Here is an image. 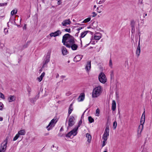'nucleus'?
<instances>
[{
    "label": "nucleus",
    "mask_w": 152,
    "mask_h": 152,
    "mask_svg": "<svg viewBox=\"0 0 152 152\" xmlns=\"http://www.w3.org/2000/svg\"><path fill=\"white\" fill-rule=\"evenodd\" d=\"M137 49H140V45H138Z\"/></svg>",
    "instance_id": "55"
},
{
    "label": "nucleus",
    "mask_w": 152,
    "mask_h": 152,
    "mask_svg": "<svg viewBox=\"0 0 152 152\" xmlns=\"http://www.w3.org/2000/svg\"><path fill=\"white\" fill-rule=\"evenodd\" d=\"M135 22L134 20H132L131 21V26L132 27V29L133 30L134 29Z\"/></svg>",
    "instance_id": "26"
},
{
    "label": "nucleus",
    "mask_w": 152,
    "mask_h": 152,
    "mask_svg": "<svg viewBox=\"0 0 152 152\" xmlns=\"http://www.w3.org/2000/svg\"><path fill=\"white\" fill-rule=\"evenodd\" d=\"M58 121V120L56 118H54L52 119L48 125L46 126V128L48 131H49L52 129V128L55 126V125L56 124Z\"/></svg>",
    "instance_id": "3"
},
{
    "label": "nucleus",
    "mask_w": 152,
    "mask_h": 152,
    "mask_svg": "<svg viewBox=\"0 0 152 152\" xmlns=\"http://www.w3.org/2000/svg\"><path fill=\"white\" fill-rule=\"evenodd\" d=\"M85 98V94L84 93H81L77 99L78 102L83 101Z\"/></svg>",
    "instance_id": "15"
},
{
    "label": "nucleus",
    "mask_w": 152,
    "mask_h": 152,
    "mask_svg": "<svg viewBox=\"0 0 152 152\" xmlns=\"http://www.w3.org/2000/svg\"><path fill=\"white\" fill-rule=\"evenodd\" d=\"M18 134L19 136L20 135H24L25 134V131L23 129L21 130L18 132Z\"/></svg>",
    "instance_id": "25"
},
{
    "label": "nucleus",
    "mask_w": 152,
    "mask_h": 152,
    "mask_svg": "<svg viewBox=\"0 0 152 152\" xmlns=\"http://www.w3.org/2000/svg\"><path fill=\"white\" fill-rule=\"evenodd\" d=\"M117 125V123L116 121H115L113 123V126L114 129H115Z\"/></svg>",
    "instance_id": "44"
},
{
    "label": "nucleus",
    "mask_w": 152,
    "mask_h": 152,
    "mask_svg": "<svg viewBox=\"0 0 152 152\" xmlns=\"http://www.w3.org/2000/svg\"><path fill=\"white\" fill-rule=\"evenodd\" d=\"M107 149L106 148L105 149V151H104L103 152H107Z\"/></svg>",
    "instance_id": "64"
},
{
    "label": "nucleus",
    "mask_w": 152,
    "mask_h": 152,
    "mask_svg": "<svg viewBox=\"0 0 152 152\" xmlns=\"http://www.w3.org/2000/svg\"><path fill=\"white\" fill-rule=\"evenodd\" d=\"M4 31L6 32H7L8 31V30L6 28H5L4 29Z\"/></svg>",
    "instance_id": "57"
},
{
    "label": "nucleus",
    "mask_w": 152,
    "mask_h": 152,
    "mask_svg": "<svg viewBox=\"0 0 152 152\" xmlns=\"http://www.w3.org/2000/svg\"><path fill=\"white\" fill-rule=\"evenodd\" d=\"M92 14H93V15H92V16L93 17L96 16L97 15V14L95 12H93L92 13Z\"/></svg>",
    "instance_id": "51"
},
{
    "label": "nucleus",
    "mask_w": 152,
    "mask_h": 152,
    "mask_svg": "<svg viewBox=\"0 0 152 152\" xmlns=\"http://www.w3.org/2000/svg\"><path fill=\"white\" fill-rule=\"evenodd\" d=\"M50 54L48 53L46 56L43 62V65L42 66V68H43L47 66V65L50 61Z\"/></svg>",
    "instance_id": "6"
},
{
    "label": "nucleus",
    "mask_w": 152,
    "mask_h": 152,
    "mask_svg": "<svg viewBox=\"0 0 152 152\" xmlns=\"http://www.w3.org/2000/svg\"><path fill=\"white\" fill-rule=\"evenodd\" d=\"M63 130V127H62L60 129V131H62Z\"/></svg>",
    "instance_id": "63"
},
{
    "label": "nucleus",
    "mask_w": 152,
    "mask_h": 152,
    "mask_svg": "<svg viewBox=\"0 0 152 152\" xmlns=\"http://www.w3.org/2000/svg\"><path fill=\"white\" fill-rule=\"evenodd\" d=\"M61 32L60 30H58L54 32L51 33L50 34V35L51 37H56L61 35Z\"/></svg>",
    "instance_id": "9"
},
{
    "label": "nucleus",
    "mask_w": 152,
    "mask_h": 152,
    "mask_svg": "<svg viewBox=\"0 0 152 152\" xmlns=\"http://www.w3.org/2000/svg\"><path fill=\"white\" fill-rule=\"evenodd\" d=\"M139 0V3L141 4H142V3L143 0Z\"/></svg>",
    "instance_id": "60"
},
{
    "label": "nucleus",
    "mask_w": 152,
    "mask_h": 152,
    "mask_svg": "<svg viewBox=\"0 0 152 152\" xmlns=\"http://www.w3.org/2000/svg\"><path fill=\"white\" fill-rule=\"evenodd\" d=\"M8 137H7L1 145L0 151L2 152H4L6 149L8 142Z\"/></svg>",
    "instance_id": "4"
},
{
    "label": "nucleus",
    "mask_w": 152,
    "mask_h": 152,
    "mask_svg": "<svg viewBox=\"0 0 152 152\" xmlns=\"http://www.w3.org/2000/svg\"><path fill=\"white\" fill-rule=\"evenodd\" d=\"M7 5V3H0V7H3L6 6Z\"/></svg>",
    "instance_id": "45"
},
{
    "label": "nucleus",
    "mask_w": 152,
    "mask_h": 152,
    "mask_svg": "<svg viewBox=\"0 0 152 152\" xmlns=\"http://www.w3.org/2000/svg\"><path fill=\"white\" fill-rule=\"evenodd\" d=\"M63 31H65L68 32V33H71V29L70 28H66L62 30Z\"/></svg>",
    "instance_id": "42"
},
{
    "label": "nucleus",
    "mask_w": 152,
    "mask_h": 152,
    "mask_svg": "<svg viewBox=\"0 0 152 152\" xmlns=\"http://www.w3.org/2000/svg\"><path fill=\"white\" fill-rule=\"evenodd\" d=\"M3 105L2 103L0 102V110H1L3 108Z\"/></svg>",
    "instance_id": "49"
},
{
    "label": "nucleus",
    "mask_w": 152,
    "mask_h": 152,
    "mask_svg": "<svg viewBox=\"0 0 152 152\" xmlns=\"http://www.w3.org/2000/svg\"><path fill=\"white\" fill-rule=\"evenodd\" d=\"M140 35H139V40L138 41V45H140Z\"/></svg>",
    "instance_id": "54"
},
{
    "label": "nucleus",
    "mask_w": 152,
    "mask_h": 152,
    "mask_svg": "<svg viewBox=\"0 0 152 152\" xmlns=\"http://www.w3.org/2000/svg\"><path fill=\"white\" fill-rule=\"evenodd\" d=\"M112 61L111 59L109 61V66H112Z\"/></svg>",
    "instance_id": "50"
},
{
    "label": "nucleus",
    "mask_w": 152,
    "mask_h": 152,
    "mask_svg": "<svg viewBox=\"0 0 152 152\" xmlns=\"http://www.w3.org/2000/svg\"><path fill=\"white\" fill-rule=\"evenodd\" d=\"M143 125H139L138 127V129L137 131V136L138 137L141 136V132L143 129Z\"/></svg>",
    "instance_id": "10"
},
{
    "label": "nucleus",
    "mask_w": 152,
    "mask_h": 152,
    "mask_svg": "<svg viewBox=\"0 0 152 152\" xmlns=\"http://www.w3.org/2000/svg\"><path fill=\"white\" fill-rule=\"evenodd\" d=\"M86 137L87 138V141L88 143H90L91 139V137L90 134L87 133L86 134Z\"/></svg>",
    "instance_id": "23"
},
{
    "label": "nucleus",
    "mask_w": 152,
    "mask_h": 152,
    "mask_svg": "<svg viewBox=\"0 0 152 152\" xmlns=\"http://www.w3.org/2000/svg\"><path fill=\"white\" fill-rule=\"evenodd\" d=\"M72 134H72L70 131L69 132L66 134L65 136L66 137H70L72 135Z\"/></svg>",
    "instance_id": "36"
},
{
    "label": "nucleus",
    "mask_w": 152,
    "mask_h": 152,
    "mask_svg": "<svg viewBox=\"0 0 152 152\" xmlns=\"http://www.w3.org/2000/svg\"><path fill=\"white\" fill-rule=\"evenodd\" d=\"M102 87L99 86L93 89L92 93V96L93 98H96L101 93Z\"/></svg>",
    "instance_id": "2"
},
{
    "label": "nucleus",
    "mask_w": 152,
    "mask_h": 152,
    "mask_svg": "<svg viewBox=\"0 0 152 152\" xmlns=\"http://www.w3.org/2000/svg\"><path fill=\"white\" fill-rule=\"evenodd\" d=\"M45 74V73L44 72H43L41 74V75L37 78L39 82H40L42 80Z\"/></svg>",
    "instance_id": "24"
},
{
    "label": "nucleus",
    "mask_w": 152,
    "mask_h": 152,
    "mask_svg": "<svg viewBox=\"0 0 152 152\" xmlns=\"http://www.w3.org/2000/svg\"><path fill=\"white\" fill-rule=\"evenodd\" d=\"M71 23V22L69 19L67 20H65L63 21L61 23V24L63 26H66L67 25H70Z\"/></svg>",
    "instance_id": "11"
},
{
    "label": "nucleus",
    "mask_w": 152,
    "mask_h": 152,
    "mask_svg": "<svg viewBox=\"0 0 152 152\" xmlns=\"http://www.w3.org/2000/svg\"><path fill=\"white\" fill-rule=\"evenodd\" d=\"M102 139L104 140L103 141V143L102 145V147H103L106 144V141L107 140V139H105V138H102Z\"/></svg>",
    "instance_id": "34"
},
{
    "label": "nucleus",
    "mask_w": 152,
    "mask_h": 152,
    "mask_svg": "<svg viewBox=\"0 0 152 152\" xmlns=\"http://www.w3.org/2000/svg\"><path fill=\"white\" fill-rule=\"evenodd\" d=\"M145 120V111L143 113L140 120L141 125H143Z\"/></svg>",
    "instance_id": "14"
},
{
    "label": "nucleus",
    "mask_w": 152,
    "mask_h": 152,
    "mask_svg": "<svg viewBox=\"0 0 152 152\" xmlns=\"http://www.w3.org/2000/svg\"><path fill=\"white\" fill-rule=\"evenodd\" d=\"M59 76V74L58 73H57L56 75V78H58Z\"/></svg>",
    "instance_id": "61"
},
{
    "label": "nucleus",
    "mask_w": 152,
    "mask_h": 152,
    "mask_svg": "<svg viewBox=\"0 0 152 152\" xmlns=\"http://www.w3.org/2000/svg\"><path fill=\"white\" fill-rule=\"evenodd\" d=\"M19 137V136L18 134H17L14 137L13 139V141H15Z\"/></svg>",
    "instance_id": "39"
},
{
    "label": "nucleus",
    "mask_w": 152,
    "mask_h": 152,
    "mask_svg": "<svg viewBox=\"0 0 152 152\" xmlns=\"http://www.w3.org/2000/svg\"><path fill=\"white\" fill-rule=\"evenodd\" d=\"M15 97L14 95H10L8 98L9 102H11L14 101L15 100Z\"/></svg>",
    "instance_id": "19"
},
{
    "label": "nucleus",
    "mask_w": 152,
    "mask_h": 152,
    "mask_svg": "<svg viewBox=\"0 0 152 152\" xmlns=\"http://www.w3.org/2000/svg\"><path fill=\"white\" fill-rule=\"evenodd\" d=\"M75 39L74 37L71 35L69 34H66L63 37L62 39V42L64 45L67 47L71 48L73 50H77L78 48L77 44H75Z\"/></svg>",
    "instance_id": "1"
},
{
    "label": "nucleus",
    "mask_w": 152,
    "mask_h": 152,
    "mask_svg": "<svg viewBox=\"0 0 152 152\" xmlns=\"http://www.w3.org/2000/svg\"><path fill=\"white\" fill-rule=\"evenodd\" d=\"M83 57V56L78 55L76 56L74 58L73 61L75 62H77L80 61Z\"/></svg>",
    "instance_id": "12"
},
{
    "label": "nucleus",
    "mask_w": 152,
    "mask_h": 152,
    "mask_svg": "<svg viewBox=\"0 0 152 152\" xmlns=\"http://www.w3.org/2000/svg\"><path fill=\"white\" fill-rule=\"evenodd\" d=\"M15 18H14V17L13 16H12L10 17V21L11 23H12V22H13V21L14 22L15 24L16 25V23L15 21Z\"/></svg>",
    "instance_id": "27"
},
{
    "label": "nucleus",
    "mask_w": 152,
    "mask_h": 152,
    "mask_svg": "<svg viewBox=\"0 0 152 152\" xmlns=\"http://www.w3.org/2000/svg\"><path fill=\"white\" fill-rule=\"evenodd\" d=\"M109 126L106 125V128L103 135L102 138L107 139V137L109 135Z\"/></svg>",
    "instance_id": "7"
},
{
    "label": "nucleus",
    "mask_w": 152,
    "mask_h": 152,
    "mask_svg": "<svg viewBox=\"0 0 152 152\" xmlns=\"http://www.w3.org/2000/svg\"><path fill=\"white\" fill-rule=\"evenodd\" d=\"M27 90L28 92V96H30L31 94V88L29 86H28L27 87Z\"/></svg>",
    "instance_id": "29"
},
{
    "label": "nucleus",
    "mask_w": 152,
    "mask_h": 152,
    "mask_svg": "<svg viewBox=\"0 0 152 152\" xmlns=\"http://www.w3.org/2000/svg\"><path fill=\"white\" fill-rule=\"evenodd\" d=\"M102 34L99 33H96L95 34L94 38L95 40H99L101 37Z\"/></svg>",
    "instance_id": "17"
},
{
    "label": "nucleus",
    "mask_w": 152,
    "mask_h": 152,
    "mask_svg": "<svg viewBox=\"0 0 152 152\" xmlns=\"http://www.w3.org/2000/svg\"><path fill=\"white\" fill-rule=\"evenodd\" d=\"M31 41H28L26 42V43L23 46V48H27L29 44L31 43Z\"/></svg>",
    "instance_id": "28"
},
{
    "label": "nucleus",
    "mask_w": 152,
    "mask_h": 152,
    "mask_svg": "<svg viewBox=\"0 0 152 152\" xmlns=\"http://www.w3.org/2000/svg\"><path fill=\"white\" fill-rule=\"evenodd\" d=\"M76 25H80V26L85 25V24H80V23H76Z\"/></svg>",
    "instance_id": "58"
},
{
    "label": "nucleus",
    "mask_w": 152,
    "mask_h": 152,
    "mask_svg": "<svg viewBox=\"0 0 152 152\" xmlns=\"http://www.w3.org/2000/svg\"><path fill=\"white\" fill-rule=\"evenodd\" d=\"M17 10H12L11 12V15H13L16 14L17 13Z\"/></svg>",
    "instance_id": "37"
},
{
    "label": "nucleus",
    "mask_w": 152,
    "mask_h": 152,
    "mask_svg": "<svg viewBox=\"0 0 152 152\" xmlns=\"http://www.w3.org/2000/svg\"><path fill=\"white\" fill-rule=\"evenodd\" d=\"M90 43H91V44H93V45L95 44V42L94 41H92V40H91V41H90V43H89V44H88L87 45H89V44H90Z\"/></svg>",
    "instance_id": "48"
},
{
    "label": "nucleus",
    "mask_w": 152,
    "mask_h": 152,
    "mask_svg": "<svg viewBox=\"0 0 152 152\" xmlns=\"http://www.w3.org/2000/svg\"><path fill=\"white\" fill-rule=\"evenodd\" d=\"M58 147H55L54 145H53L52 147V150L54 151H56L58 150Z\"/></svg>",
    "instance_id": "33"
},
{
    "label": "nucleus",
    "mask_w": 152,
    "mask_h": 152,
    "mask_svg": "<svg viewBox=\"0 0 152 152\" xmlns=\"http://www.w3.org/2000/svg\"><path fill=\"white\" fill-rule=\"evenodd\" d=\"M91 68V61H88L86 66V69L87 71L90 70Z\"/></svg>",
    "instance_id": "20"
},
{
    "label": "nucleus",
    "mask_w": 152,
    "mask_h": 152,
    "mask_svg": "<svg viewBox=\"0 0 152 152\" xmlns=\"http://www.w3.org/2000/svg\"><path fill=\"white\" fill-rule=\"evenodd\" d=\"M105 1V0H101L99 1V4H101L103 3Z\"/></svg>",
    "instance_id": "47"
},
{
    "label": "nucleus",
    "mask_w": 152,
    "mask_h": 152,
    "mask_svg": "<svg viewBox=\"0 0 152 152\" xmlns=\"http://www.w3.org/2000/svg\"><path fill=\"white\" fill-rule=\"evenodd\" d=\"M29 100L31 103H34L37 100L34 97L30 98L29 99Z\"/></svg>",
    "instance_id": "31"
},
{
    "label": "nucleus",
    "mask_w": 152,
    "mask_h": 152,
    "mask_svg": "<svg viewBox=\"0 0 152 152\" xmlns=\"http://www.w3.org/2000/svg\"><path fill=\"white\" fill-rule=\"evenodd\" d=\"M91 19V18H88L86 19H85L82 22V23H86L88 22H89Z\"/></svg>",
    "instance_id": "30"
},
{
    "label": "nucleus",
    "mask_w": 152,
    "mask_h": 152,
    "mask_svg": "<svg viewBox=\"0 0 152 152\" xmlns=\"http://www.w3.org/2000/svg\"><path fill=\"white\" fill-rule=\"evenodd\" d=\"M75 120V118L74 116H70L68 121V126L67 127L68 129L69 127H72L75 124V122L74 121Z\"/></svg>",
    "instance_id": "8"
},
{
    "label": "nucleus",
    "mask_w": 152,
    "mask_h": 152,
    "mask_svg": "<svg viewBox=\"0 0 152 152\" xmlns=\"http://www.w3.org/2000/svg\"><path fill=\"white\" fill-rule=\"evenodd\" d=\"M26 24H25L23 27V29H26Z\"/></svg>",
    "instance_id": "56"
},
{
    "label": "nucleus",
    "mask_w": 152,
    "mask_h": 152,
    "mask_svg": "<svg viewBox=\"0 0 152 152\" xmlns=\"http://www.w3.org/2000/svg\"><path fill=\"white\" fill-rule=\"evenodd\" d=\"M140 49H137L136 50V54L137 55V57H138L140 56Z\"/></svg>",
    "instance_id": "38"
},
{
    "label": "nucleus",
    "mask_w": 152,
    "mask_h": 152,
    "mask_svg": "<svg viewBox=\"0 0 152 152\" xmlns=\"http://www.w3.org/2000/svg\"><path fill=\"white\" fill-rule=\"evenodd\" d=\"M84 27H80L79 28L77 29V31H78V32H79V31L81 29H82Z\"/></svg>",
    "instance_id": "52"
},
{
    "label": "nucleus",
    "mask_w": 152,
    "mask_h": 152,
    "mask_svg": "<svg viewBox=\"0 0 152 152\" xmlns=\"http://www.w3.org/2000/svg\"><path fill=\"white\" fill-rule=\"evenodd\" d=\"M88 120L89 121L90 123H92V122H93L94 121V119L92 118V117L91 116H89L88 117Z\"/></svg>",
    "instance_id": "32"
},
{
    "label": "nucleus",
    "mask_w": 152,
    "mask_h": 152,
    "mask_svg": "<svg viewBox=\"0 0 152 152\" xmlns=\"http://www.w3.org/2000/svg\"><path fill=\"white\" fill-rule=\"evenodd\" d=\"M98 79L99 81L102 83H104L107 81V78L106 76L103 72H101L99 73L98 76Z\"/></svg>",
    "instance_id": "5"
},
{
    "label": "nucleus",
    "mask_w": 152,
    "mask_h": 152,
    "mask_svg": "<svg viewBox=\"0 0 152 152\" xmlns=\"http://www.w3.org/2000/svg\"><path fill=\"white\" fill-rule=\"evenodd\" d=\"M72 106L73 104L72 103L69 106L68 110V116H69L70 115V114L73 111V110Z\"/></svg>",
    "instance_id": "22"
},
{
    "label": "nucleus",
    "mask_w": 152,
    "mask_h": 152,
    "mask_svg": "<svg viewBox=\"0 0 152 152\" xmlns=\"http://www.w3.org/2000/svg\"><path fill=\"white\" fill-rule=\"evenodd\" d=\"M116 108V103L115 101L114 100L112 101V110L113 111H115Z\"/></svg>",
    "instance_id": "21"
},
{
    "label": "nucleus",
    "mask_w": 152,
    "mask_h": 152,
    "mask_svg": "<svg viewBox=\"0 0 152 152\" xmlns=\"http://www.w3.org/2000/svg\"><path fill=\"white\" fill-rule=\"evenodd\" d=\"M61 51L63 55H66L68 53V52L67 51L66 48L64 46L61 47Z\"/></svg>",
    "instance_id": "16"
},
{
    "label": "nucleus",
    "mask_w": 152,
    "mask_h": 152,
    "mask_svg": "<svg viewBox=\"0 0 152 152\" xmlns=\"http://www.w3.org/2000/svg\"><path fill=\"white\" fill-rule=\"evenodd\" d=\"M61 0H58V1L57 4L58 5H60L61 4Z\"/></svg>",
    "instance_id": "53"
},
{
    "label": "nucleus",
    "mask_w": 152,
    "mask_h": 152,
    "mask_svg": "<svg viewBox=\"0 0 152 152\" xmlns=\"http://www.w3.org/2000/svg\"><path fill=\"white\" fill-rule=\"evenodd\" d=\"M65 77H66L65 76L62 75V76H61L60 77H61V78L63 79V78H65Z\"/></svg>",
    "instance_id": "59"
},
{
    "label": "nucleus",
    "mask_w": 152,
    "mask_h": 152,
    "mask_svg": "<svg viewBox=\"0 0 152 152\" xmlns=\"http://www.w3.org/2000/svg\"><path fill=\"white\" fill-rule=\"evenodd\" d=\"M40 92H39L38 94L37 95H36L35 97H34L36 100L39 97V94Z\"/></svg>",
    "instance_id": "46"
},
{
    "label": "nucleus",
    "mask_w": 152,
    "mask_h": 152,
    "mask_svg": "<svg viewBox=\"0 0 152 152\" xmlns=\"http://www.w3.org/2000/svg\"><path fill=\"white\" fill-rule=\"evenodd\" d=\"M79 32H77L75 34V36H77V37L78 36V33H79Z\"/></svg>",
    "instance_id": "62"
},
{
    "label": "nucleus",
    "mask_w": 152,
    "mask_h": 152,
    "mask_svg": "<svg viewBox=\"0 0 152 152\" xmlns=\"http://www.w3.org/2000/svg\"><path fill=\"white\" fill-rule=\"evenodd\" d=\"M100 110L99 108H98L96 109V115L97 116H99V115Z\"/></svg>",
    "instance_id": "35"
},
{
    "label": "nucleus",
    "mask_w": 152,
    "mask_h": 152,
    "mask_svg": "<svg viewBox=\"0 0 152 152\" xmlns=\"http://www.w3.org/2000/svg\"><path fill=\"white\" fill-rule=\"evenodd\" d=\"M0 97L3 99H5L4 95L1 92L0 93Z\"/></svg>",
    "instance_id": "43"
},
{
    "label": "nucleus",
    "mask_w": 152,
    "mask_h": 152,
    "mask_svg": "<svg viewBox=\"0 0 152 152\" xmlns=\"http://www.w3.org/2000/svg\"><path fill=\"white\" fill-rule=\"evenodd\" d=\"M88 33H91L92 32L89 31H84L81 33V35L80 37V40H81V39L82 38L84 37Z\"/></svg>",
    "instance_id": "13"
},
{
    "label": "nucleus",
    "mask_w": 152,
    "mask_h": 152,
    "mask_svg": "<svg viewBox=\"0 0 152 152\" xmlns=\"http://www.w3.org/2000/svg\"><path fill=\"white\" fill-rule=\"evenodd\" d=\"M78 128L77 127H75L72 131H71V132L72 133V134L73 133L72 135L75 136L77 134V131Z\"/></svg>",
    "instance_id": "18"
},
{
    "label": "nucleus",
    "mask_w": 152,
    "mask_h": 152,
    "mask_svg": "<svg viewBox=\"0 0 152 152\" xmlns=\"http://www.w3.org/2000/svg\"><path fill=\"white\" fill-rule=\"evenodd\" d=\"M82 123V120L81 119H80V121H79L78 123V125L76 127H77L78 128H79V127H80V126L81 124Z\"/></svg>",
    "instance_id": "41"
},
{
    "label": "nucleus",
    "mask_w": 152,
    "mask_h": 152,
    "mask_svg": "<svg viewBox=\"0 0 152 152\" xmlns=\"http://www.w3.org/2000/svg\"><path fill=\"white\" fill-rule=\"evenodd\" d=\"M110 78L111 79L114 78V74L113 71H111L110 72Z\"/></svg>",
    "instance_id": "40"
}]
</instances>
